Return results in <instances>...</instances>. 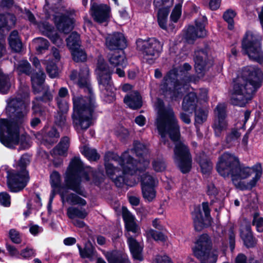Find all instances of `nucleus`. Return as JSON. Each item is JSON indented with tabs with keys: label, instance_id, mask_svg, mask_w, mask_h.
<instances>
[{
	"label": "nucleus",
	"instance_id": "47",
	"mask_svg": "<svg viewBox=\"0 0 263 263\" xmlns=\"http://www.w3.org/2000/svg\"><path fill=\"white\" fill-rule=\"evenodd\" d=\"M92 178V182L96 186L100 185L104 182L105 178L103 170H99L93 172Z\"/></svg>",
	"mask_w": 263,
	"mask_h": 263
},
{
	"label": "nucleus",
	"instance_id": "18",
	"mask_svg": "<svg viewBox=\"0 0 263 263\" xmlns=\"http://www.w3.org/2000/svg\"><path fill=\"white\" fill-rule=\"evenodd\" d=\"M105 44L110 50H124L127 46L126 39L120 32L109 34L105 39Z\"/></svg>",
	"mask_w": 263,
	"mask_h": 263
},
{
	"label": "nucleus",
	"instance_id": "4",
	"mask_svg": "<svg viewBox=\"0 0 263 263\" xmlns=\"http://www.w3.org/2000/svg\"><path fill=\"white\" fill-rule=\"evenodd\" d=\"M77 85L80 88L84 89L87 95L72 97L73 112L71 117L74 125L85 131L91 125L93 114L98 107L89 81L88 70L80 69Z\"/></svg>",
	"mask_w": 263,
	"mask_h": 263
},
{
	"label": "nucleus",
	"instance_id": "5",
	"mask_svg": "<svg viewBox=\"0 0 263 263\" xmlns=\"http://www.w3.org/2000/svg\"><path fill=\"white\" fill-rule=\"evenodd\" d=\"M263 84V72L258 66H247L233 80L231 100L235 106H245L251 100Z\"/></svg>",
	"mask_w": 263,
	"mask_h": 263
},
{
	"label": "nucleus",
	"instance_id": "31",
	"mask_svg": "<svg viewBox=\"0 0 263 263\" xmlns=\"http://www.w3.org/2000/svg\"><path fill=\"white\" fill-rule=\"evenodd\" d=\"M104 255L108 263H131L127 256L116 250L107 252Z\"/></svg>",
	"mask_w": 263,
	"mask_h": 263
},
{
	"label": "nucleus",
	"instance_id": "25",
	"mask_svg": "<svg viewBox=\"0 0 263 263\" xmlns=\"http://www.w3.org/2000/svg\"><path fill=\"white\" fill-rule=\"evenodd\" d=\"M124 103L134 110L140 109L143 105L142 98L138 91H131L125 95Z\"/></svg>",
	"mask_w": 263,
	"mask_h": 263
},
{
	"label": "nucleus",
	"instance_id": "32",
	"mask_svg": "<svg viewBox=\"0 0 263 263\" xmlns=\"http://www.w3.org/2000/svg\"><path fill=\"white\" fill-rule=\"evenodd\" d=\"M77 246L79 250L80 256L82 258H88L91 260L95 255V253L97 252L95 247L89 240L85 243L83 248L78 243Z\"/></svg>",
	"mask_w": 263,
	"mask_h": 263
},
{
	"label": "nucleus",
	"instance_id": "16",
	"mask_svg": "<svg viewBox=\"0 0 263 263\" xmlns=\"http://www.w3.org/2000/svg\"><path fill=\"white\" fill-rule=\"evenodd\" d=\"M142 194L143 198L152 202L156 196L155 187L157 183L154 177L148 173H143L140 176Z\"/></svg>",
	"mask_w": 263,
	"mask_h": 263
},
{
	"label": "nucleus",
	"instance_id": "8",
	"mask_svg": "<svg viewBox=\"0 0 263 263\" xmlns=\"http://www.w3.org/2000/svg\"><path fill=\"white\" fill-rule=\"evenodd\" d=\"M29 163L27 155H23L16 166V170L8 173L7 185L11 192H18L23 190L29 181L28 172L26 166Z\"/></svg>",
	"mask_w": 263,
	"mask_h": 263
},
{
	"label": "nucleus",
	"instance_id": "28",
	"mask_svg": "<svg viewBox=\"0 0 263 263\" xmlns=\"http://www.w3.org/2000/svg\"><path fill=\"white\" fill-rule=\"evenodd\" d=\"M130 252L134 260L142 261L144 260L142 254L143 248L140 243L134 237L130 236L127 239Z\"/></svg>",
	"mask_w": 263,
	"mask_h": 263
},
{
	"label": "nucleus",
	"instance_id": "30",
	"mask_svg": "<svg viewBox=\"0 0 263 263\" xmlns=\"http://www.w3.org/2000/svg\"><path fill=\"white\" fill-rule=\"evenodd\" d=\"M256 163L252 167L246 166L243 164L239 162V165L237 166V170L235 173L232 181L233 183L238 180H243L249 178L251 175L255 172L254 171Z\"/></svg>",
	"mask_w": 263,
	"mask_h": 263
},
{
	"label": "nucleus",
	"instance_id": "33",
	"mask_svg": "<svg viewBox=\"0 0 263 263\" xmlns=\"http://www.w3.org/2000/svg\"><path fill=\"white\" fill-rule=\"evenodd\" d=\"M9 43L10 46L14 51L20 52L22 48V43L19 38L17 31H13L9 37Z\"/></svg>",
	"mask_w": 263,
	"mask_h": 263
},
{
	"label": "nucleus",
	"instance_id": "50",
	"mask_svg": "<svg viewBox=\"0 0 263 263\" xmlns=\"http://www.w3.org/2000/svg\"><path fill=\"white\" fill-rule=\"evenodd\" d=\"M39 28L46 36L54 31V27L47 22H42L39 24Z\"/></svg>",
	"mask_w": 263,
	"mask_h": 263
},
{
	"label": "nucleus",
	"instance_id": "29",
	"mask_svg": "<svg viewBox=\"0 0 263 263\" xmlns=\"http://www.w3.org/2000/svg\"><path fill=\"white\" fill-rule=\"evenodd\" d=\"M108 54V61L114 67L121 66L124 67L127 64V59L124 50H112Z\"/></svg>",
	"mask_w": 263,
	"mask_h": 263
},
{
	"label": "nucleus",
	"instance_id": "3",
	"mask_svg": "<svg viewBox=\"0 0 263 263\" xmlns=\"http://www.w3.org/2000/svg\"><path fill=\"white\" fill-rule=\"evenodd\" d=\"M157 129L161 137L168 135L174 142V160L180 171L183 174L189 173L192 167V157L189 147L180 141V127L173 109L166 107L160 99L157 102Z\"/></svg>",
	"mask_w": 263,
	"mask_h": 263
},
{
	"label": "nucleus",
	"instance_id": "13",
	"mask_svg": "<svg viewBox=\"0 0 263 263\" xmlns=\"http://www.w3.org/2000/svg\"><path fill=\"white\" fill-rule=\"evenodd\" d=\"M136 44L137 48L143 55L152 57L148 60L149 64L153 63L162 51L163 45L154 37L149 38L147 40L139 39L137 40Z\"/></svg>",
	"mask_w": 263,
	"mask_h": 263
},
{
	"label": "nucleus",
	"instance_id": "10",
	"mask_svg": "<svg viewBox=\"0 0 263 263\" xmlns=\"http://www.w3.org/2000/svg\"><path fill=\"white\" fill-rule=\"evenodd\" d=\"M192 248L194 256L200 261V263H216L218 255L211 252L212 242L208 234H202L199 237Z\"/></svg>",
	"mask_w": 263,
	"mask_h": 263
},
{
	"label": "nucleus",
	"instance_id": "24",
	"mask_svg": "<svg viewBox=\"0 0 263 263\" xmlns=\"http://www.w3.org/2000/svg\"><path fill=\"white\" fill-rule=\"evenodd\" d=\"M15 22L16 17L13 14H0V29L4 27H7V29H9L15 25ZM6 51L4 43L2 40H0V58L5 54Z\"/></svg>",
	"mask_w": 263,
	"mask_h": 263
},
{
	"label": "nucleus",
	"instance_id": "21",
	"mask_svg": "<svg viewBox=\"0 0 263 263\" xmlns=\"http://www.w3.org/2000/svg\"><path fill=\"white\" fill-rule=\"evenodd\" d=\"M194 230L200 232L204 228L211 226L212 221L203 216L202 212L199 207H196L191 213Z\"/></svg>",
	"mask_w": 263,
	"mask_h": 263
},
{
	"label": "nucleus",
	"instance_id": "27",
	"mask_svg": "<svg viewBox=\"0 0 263 263\" xmlns=\"http://www.w3.org/2000/svg\"><path fill=\"white\" fill-rule=\"evenodd\" d=\"M198 101L197 94L194 92H190L183 99L182 109L192 115L197 108Z\"/></svg>",
	"mask_w": 263,
	"mask_h": 263
},
{
	"label": "nucleus",
	"instance_id": "20",
	"mask_svg": "<svg viewBox=\"0 0 263 263\" xmlns=\"http://www.w3.org/2000/svg\"><path fill=\"white\" fill-rule=\"evenodd\" d=\"M42 132L43 135L41 136L40 142L48 148H50L56 143L60 137L58 129L53 126L51 127H46L45 126Z\"/></svg>",
	"mask_w": 263,
	"mask_h": 263
},
{
	"label": "nucleus",
	"instance_id": "1",
	"mask_svg": "<svg viewBox=\"0 0 263 263\" xmlns=\"http://www.w3.org/2000/svg\"><path fill=\"white\" fill-rule=\"evenodd\" d=\"M29 91L28 86H21L16 98L11 99L6 107L11 120H0V141L8 147L13 148L19 143L23 149L30 147L29 136H20L19 130L20 126L27 119L30 104Z\"/></svg>",
	"mask_w": 263,
	"mask_h": 263
},
{
	"label": "nucleus",
	"instance_id": "55",
	"mask_svg": "<svg viewBox=\"0 0 263 263\" xmlns=\"http://www.w3.org/2000/svg\"><path fill=\"white\" fill-rule=\"evenodd\" d=\"M235 263H260L258 260L254 258H250L247 260V256L242 254L239 253L235 258Z\"/></svg>",
	"mask_w": 263,
	"mask_h": 263
},
{
	"label": "nucleus",
	"instance_id": "26",
	"mask_svg": "<svg viewBox=\"0 0 263 263\" xmlns=\"http://www.w3.org/2000/svg\"><path fill=\"white\" fill-rule=\"evenodd\" d=\"M195 160L200 166L201 173L210 175L213 168V163L209 156L202 151L196 154Z\"/></svg>",
	"mask_w": 263,
	"mask_h": 263
},
{
	"label": "nucleus",
	"instance_id": "23",
	"mask_svg": "<svg viewBox=\"0 0 263 263\" xmlns=\"http://www.w3.org/2000/svg\"><path fill=\"white\" fill-rule=\"evenodd\" d=\"M240 237L247 248H253L256 246L257 239L254 236L250 223L246 224L243 229L240 230Z\"/></svg>",
	"mask_w": 263,
	"mask_h": 263
},
{
	"label": "nucleus",
	"instance_id": "53",
	"mask_svg": "<svg viewBox=\"0 0 263 263\" xmlns=\"http://www.w3.org/2000/svg\"><path fill=\"white\" fill-rule=\"evenodd\" d=\"M241 136V133L238 132V129L232 128L230 133L226 136V140L228 143L235 141Z\"/></svg>",
	"mask_w": 263,
	"mask_h": 263
},
{
	"label": "nucleus",
	"instance_id": "43",
	"mask_svg": "<svg viewBox=\"0 0 263 263\" xmlns=\"http://www.w3.org/2000/svg\"><path fill=\"white\" fill-rule=\"evenodd\" d=\"M9 79L8 76L4 74L0 68V92L6 93L10 87Z\"/></svg>",
	"mask_w": 263,
	"mask_h": 263
},
{
	"label": "nucleus",
	"instance_id": "40",
	"mask_svg": "<svg viewBox=\"0 0 263 263\" xmlns=\"http://www.w3.org/2000/svg\"><path fill=\"white\" fill-rule=\"evenodd\" d=\"M81 153L89 161H96L100 159V156L95 148H90L87 146H84Z\"/></svg>",
	"mask_w": 263,
	"mask_h": 263
},
{
	"label": "nucleus",
	"instance_id": "19",
	"mask_svg": "<svg viewBox=\"0 0 263 263\" xmlns=\"http://www.w3.org/2000/svg\"><path fill=\"white\" fill-rule=\"evenodd\" d=\"M53 21L57 29L61 33L68 34L73 28L74 21L68 15L62 13L55 15Z\"/></svg>",
	"mask_w": 263,
	"mask_h": 263
},
{
	"label": "nucleus",
	"instance_id": "36",
	"mask_svg": "<svg viewBox=\"0 0 263 263\" xmlns=\"http://www.w3.org/2000/svg\"><path fill=\"white\" fill-rule=\"evenodd\" d=\"M67 215L70 219L76 217L83 219L86 217L88 213L85 209H79L76 207H69L67 211Z\"/></svg>",
	"mask_w": 263,
	"mask_h": 263
},
{
	"label": "nucleus",
	"instance_id": "22",
	"mask_svg": "<svg viewBox=\"0 0 263 263\" xmlns=\"http://www.w3.org/2000/svg\"><path fill=\"white\" fill-rule=\"evenodd\" d=\"M217 111V119L214 121L212 125L215 133L221 134V132L225 130L228 126V122L226 121L227 112L226 107L221 105H217L216 107Z\"/></svg>",
	"mask_w": 263,
	"mask_h": 263
},
{
	"label": "nucleus",
	"instance_id": "61",
	"mask_svg": "<svg viewBox=\"0 0 263 263\" xmlns=\"http://www.w3.org/2000/svg\"><path fill=\"white\" fill-rule=\"evenodd\" d=\"M68 147L66 145H59V143L53 149V152L59 156H65L67 154Z\"/></svg>",
	"mask_w": 263,
	"mask_h": 263
},
{
	"label": "nucleus",
	"instance_id": "49",
	"mask_svg": "<svg viewBox=\"0 0 263 263\" xmlns=\"http://www.w3.org/2000/svg\"><path fill=\"white\" fill-rule=\"evenodd\" d=\"M182 4H177L175 5L170 16V20L174 23H177L181 15Z\"/></svg>",
	"mask_w": 263,
	"mask_h": 263
},
{
	"label": "nucleus",
	"instance_id": "52",
	"mask_svg": "<svg viewBox=\"0 0 263 263\" xmlns=\"http://www.w3.org/2000/svg\"><path fill=\"white\" fill-rule=\"evenodd\" d=\"M52 99L53 96L47 88L44 91L43 93L41 96L36 97L34 98V100H35L38 102L47 103L52 101Z\"/></svg>",
	"mask_w": 263,
	"mask_h": 263
},
{
	"label": "nucleus",
	"instance_id": "44",
	"mask_svg": "<svg viewBox=\"0 0 263 263\" xmlns=\"http://www.w3.org/2000/svg\"><path fill=\"white\" fill-rule=\"evenodd\" d=\"M104 166L105 168V173L107 176L110 179L114 178L118 173L121 172V170L114 166V165L109 162V161L105 160Z\"/></svg>",
	"mask_w": 263,
	"mask_h": 263
},
{
	"label": "nucleus",
	"instance_id": "38",
	"mask_svg": "<svg viewBox=\"0 0 263 263\" xmlns=\"http://www.w3.org/2000/svg\"><path fill=\"white\" fill-rule=\"evenodd\" d=\"M254 168L255 175L252 179L247 183L249 188V191L252 190L253 188L256 186L257 183L260 179L262 174L261 165L260 163H257L256 166H255Z\"/></svg>",
	"mask_w": 263,
	"mask_h": 263
},
{
	"label": "nucleus",
	"instance_id": "46",
	"mask_svg": "<svg viewBox=\"0 0 263 263\" xmlns=\"http://www.w3.org/2000/svg\"><path fill=\"white\" fill-rule=\"evenodd\" d=\"M259 213L254 214L252 224L255 226L256 231L259 233L263 232V217H259Z\"/></svg>",
	"mask_w": 263,
	"mask_h": 263
},
{
	"label": "nucleus",
	"instance_id": "58",
	"mask_svg": "<svg viewBox=\"0 0 263 263\" xmlns=\"http://www.w3.org/2000/svg\"><path fill=\"white\" fill-rule=\"evenodd\" d=\"M0 203L6 207L9 206L11 203V197L7 192L0 193Z\"/></svg>",
	"mask_w": 263,
	"mask_h": 263
},
{
	"label": "nucleus",
	"instance_id": "37",
	"mask_svg": "<svg viewBox=\"0 0 263 263\" xmlns=\"http://www.w3.org/2000/svg\"><path fill=\"white\" fill-rule=\"evenodd\" d=\"M67 45L69 49H72L75 47H80V35L76 31L72 32L66 40Z\"/></svg>",
	"mask_w": 263,
	"mask_h": 263
},
{
	"label": "nucleus",
	"instance_id": "56",
	"mask_svg": "<svg viewBox=\"0 0 263 263\" xmlns=\"http://www.w3.org/2000/svg\"><path fill=\"white\" fill-rule=\"evenodd\" d=\"M174 0H154L153 6L156 10L158 7L172 6Z\"/></svg>",
	"mask_w": 263,
	"mask_h": 263
},
{
	"label": "nucleus",
	"instance_id": "35",
	"mask_svg": "<svg viewBox=\"0 0 263 263\" xmlns=\"http://www.w3.org/2000/svg\"><path fill=\"white\" fill-rule=\"evenodd\" d=\"M72 60L77 63L85 62L87 60V56L85 50L80 47H75L71 49Z\"/></svg>",
	"mask_w": 263,
	"mask_h": 263
},
{
	"label": "nucleus",
	"instance_id": "15",
	"mask_svg": "<svg viewBox=\"0 0 263 263\" xmlns=\"http://www.w3.org/2000/svg\"><path fill=\"white\" fill-rule=\"evenodd\" d=\"M207 18L203 16L201 18L195 21V26L189 25L184 34V39L189 44H194L197 39L204 38L207 35L205 29Z\"/></svg>",
	"mask_w": 263,
	"mask_h": 263
},
{
	"label": "nucleus",
	"instance_id": "45",
	"mask_svg": "<svg viewBox=\"0 0 263 263\" xmlns=\"http://www.w3.org/2000/svg\"><path fill=\"white\" fill-rule=\"evenodd\" d=\"M134 150L137 157L141 159H144L146 152V147L143 144L138 141L134 142Z\"/></svg>",
	"mask_w": 263,
	"mask_h": 263
},
{
	"label": "nucleus",
	"instance_id": "7",
	"mask_svg": "<svg viewBox=\"0 0 263 263\" xmlns=\"http://www.w3.org/2000/svg\"><path fill=\"white\" fill-rule=\"evenodd\" d=\"M241 48L242 55H247L251 61L263 64L262 39L259 35L247 31L241 40Z\"/></svg>",
	"mask_w": 263,
	"mask_h": 263
},
{
	"label": "nucleus",
	"instance_id": "54",
	"mask_svg": "<svg viewBox=\"0 0 263 263\" xmlns=\"http://www.w3.org/2000/svg\"><path fill=\"white\" fill-rule=\"evenodd\" d=\"M35 40L40 41V44L35 47L36 50L38 53H42L43 51L48 49L49 46V42L47 40L43 37H36L34 39V41Z\"/></svg>",
	"mask_w": 263,
	"mask_h": 263
},
{
	"label": "nucleus",
	"instance_id": "17",
	"mask_svg": "<svg viewBox=\"0 0 263 263\" xmlns=\"http://www.w3.org/2000/svg\"><path fill=\"white\" fill-rule=\"evenodd\" d=\"M91 0V15L95 22L99 24L108 23L109 21L110 8L106 4H98Z\"/></svg>",
	"mask_w": 263,
	"mask_h": 263
},
{
	"label": "nucleus",
	"instance_id": "39",
	"mask_svg": "<svg viewBox=\"0 0 263 263\" xmlns=\"http://www.w3.org/2000/svg\"><path fill=\"white\" fill-rule=\"evenodd\" d=\"M236 15V12L231 9L227 10L223 14L222 17L228 24V28L230 30H232L234 28V18Z\"/></svg>",
	"mask_w": 263,
	"mask_h": 263
},
{
	"label": "nucleus",
	"instance_id": "60",
	"mask_svg": "<svg viewBox=\"0 0 263 263\" xmlns=\"http://www.w3.org/2000/svg\"><path fill=\"white\" fill-rule=\"evenodd\" d=\"M117 136L122 142H125L129 136L128 130L125 128H121L117 131Z\"/></svg>",
	"mask_w": 263,
	"mask_h": 263
},
{
	"label": "nucleus",
	"instance_id": "6",
	"mask_svg": "<svg viewBox=\"0 0 263 263\" xmlns=\"http://www.w3.org/2000/svg\"><path fill=\"white\" fill-rule=\"evenodd\" d=\"M119 164L122 171L118 173L111 180L118 188H122L124 185L133 187L136 184V181L132 176L138 171H140L138 167L139 161L131 156L126 151L123 152L119 157Z\"/></svg>",
	"mask_w": 263,
	"mask_h": 263
},
{
	"label": "nucleus",
	"instance_id": "62",
	"mask_svg": "<svg viewBox=\"0 0 263 263\" xmlns=\"http://www.w3.org/2000/svg\"><path fill=\"white\" fill-rule=\"evenodd\" d=\"M172 6H166L163 7H158L157 16L167 18L168 14L170 11V8Z\"/></svg>",
	"mask_w": 263,
	"mask_h": 263
},
{
	"label": "nucleus",
	"instance_id": "42",
	"mask_svg": "<svg viewBox=\"0 0 263 263\" xmlns=\"http://www.w3.org/2000/svg\"><path fill=\"white\" fill-rule=\"evenodd\" d=\"M147 234L156 241L165 242L167 239V236L162 232L150 229L147 231Z\"/></svg>",
	"mask_w": 263,
	"mask_h": 263
},
{
	"label": "nucleus",
	"instance_id": "57",
	"mask_svg": "<svg viewBox=\"0 0 263 263\" xmlns=\"http://www.w3.org/2000/svg\"><path fill=\"white\" fill-rule=\"evenodd\" d=\"M9 237L11 241L15 243H20L22 241L21 235L19 232L15 229H11L9 233Z\"/></svg>",
	"mask_w": 263,
	"mask_h": 263
},
{
	"label": "nucleus",
	"instance_id": "63",
	"mask_svg": "<svg viewBox=\"0 0 263 263\" xmlns=\"http://www.w3.org/2000/svg\"><path fill=\"white\" fill-rule=\"evenodd\" d=\"M125 229L128 232H132L134 233H137L138 230V226L135 220L126 223L124 224Z\"/></svg>",
	"mask_w": 263,
	"mask_h": 263
},
{
	"label": "nucleus",
	"instance_id": "41",
	"mask_svg": "<svg viewBox=\"0 0 263 263\" xmlns=\"http://www.w3.org/2000/svg\"><path fill=\"white\" fill-rule=\"evenodd\" d=\"M193 112L195 114V126L196 127L197 124H202L207 120L208 112L202 108L198 109H195Z\"/></svg>",
	"mask_w": 263,
	"mask_h": 263
},
{
	"label": "nucleus",
	"instance_id": "12",
	"mask_svg": "<svg viewBox=\"0 0 263 263\" xmlns=\"http://www.w3.org/2000/svg\"><path fill=\"white\" fill-rule=\"evenodd\" d=\"M239 158L234 155L225 152L218 158L216 164V171L218 174L224 178L230 176L232 179L239 165Z\"/></svg>",
	"mask_w": 263,
	"mask_h": 263
},
{
	"label": "nucleus",
	"instance_id": "14",
	"mask_svg": "<svg viewBox=\"0 0 263 263\" xmlns=\"http://www.w3.org/2000/svg\"><path fill=\"white\" fill-rule=\"evenodd\" d=\"M193 60L195 72L201 77H203L214 65V61L209 55L206 48L195 51Z\"/></svg>",
	"mask_w": 263,
	"mask_h": 263
},
{
	"label": "nucleus",
	"instance_id": "11",
	"mask_svg": "<svg viewBox=\"0 0 263 263\" xmlns=\"http://www.w3.org/2000/svg\"><path fill=\"white\" fill-rule=\"evenodd\" d=\"M97 74L100 88L106 91L105 95L111 98V101L115 100L116 95L111 78L112 70L103 59L98 61Z\"/></svg>",
	"mask_w": 263,
	"mask_h": 263
},
{
	"label": "nucleus",
	"instance_id": "59",
	"mask_svg": "<svg viewBox=\"0 0 263 263\" xmlns=\"http://www.w3.org/2000/svg\"><path fill=\"white\" fill-rule=\"evenodd\" d=\"M122 218L124 222V224L135 220L134 216L125 206L122 207Z\"/></svg>",
	"mask_w": 263,
	"mask_h": 263
},
{
	"label": "nucleus",
	"instance_id": "2",
	"mask_svg": "<svg viewBox=\"0 0 263 263\" xmlns=\"http://www.w3.org/2000/svg\"><path fill=\"white\" fill-rule=\"evenodd\" d=\"M82 179L88 181L90 177L79 157H74L70 161L63 185L58 171H53L50 175L51 186L52 189H57V193L60 196L63 204L67 202L71 205L85 206L87 204L86 201L79 196L86 198L88 195L82 185Z\"/></svg>",
	"mask_w": 263,
	"mask_h": 263
},
{
	"label": "nucleus",
	"instance_id": "64",
	"mask_svg": "<svg viewBox=\"0 0 263 263\" xmlns=\"http://www.w3.org/2000/svg\"><path fill=\"white\" fill-rule=\"evenodd\" d=\"M153 167L154 170L157 172H162L166 168L165 163L161 161H154Z\"/></svg>",
	"mask_w": 263,
	"mask_h": 263
},
{
	"label": "nucleus",
	"instance_id": "48",
	"mask_svg": "<svg viewBox=\"0 0 263 263\" xmlns=\"http://www.w3.org/2000/svg\"><path fill=\"white\" fill-rule=\"evenodd\" d=\"M46 71L49 76L51 78H54L59 74L58 66L57 64L52 61H49L47 63Z\"/></svg>",
	"mask_w": 263,
	"mask_h": 263
},
{
	"label": "nucleus",
	"instance_id": "9",
	"mask_svg": "<svg viewBox=\"0 0 263 263\" xmlns=\"http://www.w3.org/2000/svg\"><path fill=\"white\" fill-rule=\"evenodd\" d=\"M178 69L170 70L163 78L161 90L165 96H169L172 100L177 101L182 97V83L178 80Z\"/></svg>",
	"mask_w": 263,
	"mask_h": 263
},
{
	"label": "nucleus",
	"instance_id": "34",
	"mask_svg": "<svg viewBox=\"0 0 263 263\" xmlns=\"http://www.w3.org/2000/svg\"><path fill=\"white\" fill-rule=\"evenodd\" d=\"M16 71L18 74L24 73L28 76L31 75L30 80L31 83H33V76L31 74V65L27 61L22 60L19 62L16 67Z\"/></svg>",
	"mask_w": 263,
	"mask_h": 263
},
{
	"label": "nucleus",
	"instance_id": "51",
	"mask_svg": "<svg viewBox=\"0 0 263 263\" xmlns=\"http://www.w3.org/2000/svg\"><path fill=\"white\" fill-rule=\"evenodd\" d=\"M45 79L46 74L43 69H40L39 72H34V83L36 85H44Z\"/></svg>",
	"mask_w": 263,
	"mask_h": 263
}]
</instances>
